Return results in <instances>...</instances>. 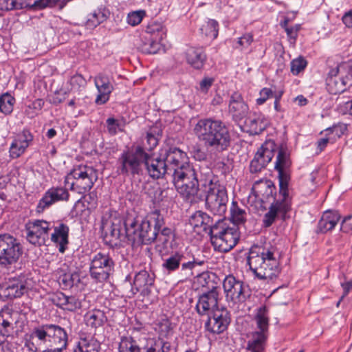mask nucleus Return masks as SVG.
<instances>
[{
    "label": "nucleus",
    "instance_id": "13",
    "mask_svg": "<svg viewBox=\"0 0 352 352\" xmlns=\"http://www.w3.org/2000/svg\"><path fill=\"white\" fill-rule=\"evenodd\" d=\"M279 196L281 199L274 200L269 210L264 215L263 223L265 228L270 227L278 217L285 220L287 218V213L291 210V197L289 194V189L285 188V195L280 192L279 188Z\"/></svg>",
    "mask_w": 352,
    "mask_h": 352
},
{
    "label": "nucleus",
    "instance_id": "42",
    "mask_svg": "<svg viewBox=\"0 0 352 352\" xmlns=\"http://www.w3.org/2000/svg\"><path fill=\"white\" fill-rule=\"evenodd\" d=\"M80 276L78 273H65L60 275L58 282L63 289L72 288L77 286L80 283Z\"/></svg>",
    "mask_w": 352,
    "mask_h": 352
},
{
    "label": "nucleus",
    "instance_id": "45",
    "mask_svg": "<svg viewBox=\"0 0 352 352\" xmlns=\"http://www.w3.org/2000/svg\"><path fill=\"white\" fill-rule=\"evenodd\" d=\"M200 30L203 34L206 35V36L214 40L218 36L219 23L214 19H209L201 26Z\"/></svg>",
    "mask_w": 352,
    "mask_h": 352
},
{
    "label": "nucleus",
    "instance_id": "15",
    "mask_svg": "<svg viewBox=\"0 0 352 352\" xmlns=\"http://www.w3.org/2000/svg\"><path fill=\"white\" fill-rule=\"evenodd\" d=\"M25 228L27 240L34 245H45L50 239V222L44 220H34L26 223Z\"/></svg>",
    "mask_w": 352,
    "mask_h": 352
},
{
    "label": "nucleus",
    "instance_id": "14",
    "mask_svg": "<svg viewBox=\"0 0 352 352\" xmlns=\"http://www.w3.org/2000/svg\"><path fill=\"white\" fill-rule=\"evenodd\" d=\"M223 287L228 302H243L249 296L248 286L233 275L230 274L225 277Z\"/></svg>",
    "mask_w": 352,
    "mask_h": 352
},
{
    "label": "nucleus",
    "instance_id": "31",
    "mask_svg": "<svg viewBox=\"0 0 352 352\" xmlns=\"http://www.w3.org/2000/svg\"><path fill=\"white\" fill-rule=\"evenodd\" d=\"M268 334L258 331H252L249 336L247 350L249 352H264Z\"/></svg>",
    "mask_w": 352,
    "mask_h": 352
},
{
    "label": "nucleus",
    "instance_id": "41",
    "mask_svg": "<svg viewBox=\"0 0 352 352\" xmlns=\"http://www.w3.org/2000/svg\"><path fill=\"white\" fill-rule=\"evenodd\" d=\"M346 80L344 78L329 77L327 79V87L331 94H341L346 89Z\"/></svg>",
    "mask_w": 352,
    "mask_h": 352
},
{
    "label": "nucleus",
    "instance_id": "3",
    "mask_svg": "<svg viewBox=\"0 0 352 352\" xmlns=\"http://www.w3.org/2000/svg\"><path fill=\"white\" fill-rule=\"evenodd\" d=\"M181 159L172 173L170 179L178 192L188 202L197 203L204 199V195L199 188L200 179L195 168L188 162L186 153L182 151Z\"/></svg>",
    "mask_w": 352,
    "mask_h": 352
},
{
    "label": "nucleus",
    "instance_id": "24",
    "mask_svg": "<svg viewBox=\"0 0 352 352\" xmlns=\"http://www.w3.org/2000/svg\"><path fill=\"white\" fill-rule=\"evenodd\" d=\"M94 84L98 90L95 102L98 105L105 104L114 89L109 77L104 74H99L94 78Z\"/></svg>",
    "mask_w": 352,
    "mask_h": 352
},
{
    "label": "nucleus",
    "instance_id": "48",
    "mask_svg": "<svg viewBox=\"0 0 352 352\" xmlns=\"http://www.w3.org/2000/svg\"><path fill=\"white\" fill-rule=\"evenodd\" d=\"M14 98L9 94H3L0 97V110L5 114L10 113L13 110Z\"/></svg>",
    "mask_w": 352,
    "mask_h": 352
},
{
    "label": "nucleus",
    "instance_id": "36",
    "mask_svg": "<svg viewBox=\"0 0 352 352\" xmlns=\"http://www.w3.org/2000/svg\"><path fill=\"white\" fill-rule=\"evenodd\" d=\"M254 320L256 325V331L268 334L270 318L269 309L266 305H263L256 309Z\"/></svg>",
    "mask_w": 352,
    "mask_h": 352
},
{
    "label": "nucleus",
    "instance_id": "38",
    "mask_svg": "<svg viewBox=\"0 0 352 352\" xmlns=\"http://www.w3.org/2000/svg\"><path fill=\"white\" fill-rule=\"evenodd\" d=\"M86 324L92 328L102 327L107 321V317L103 311L95 309L88 311L85 316Z\"/></svg>",
    "mask_w": 352,
    "mask_h": 352
},
{
    "label": "nucleus",
    "instance_id": "6",
    "mask_svg": "<svg viewBox=\"0 0 352 352\" xmlns=\"http://www.w3.org/2000/svg\"><path fill=\"white\" fill-rule=\"evenodd\" d=\"M206 205L214 215L223 216L227 210L228 197L224 186L221 185L210 170L201 179Z\"/></svg>",
    "mask_w": 352,
    "mask_h": 352
},
{
    "label": "nucleus",
    "instance_id": "20",
    "mask_svg": "<svg viewBox=\"0 0 352 352\" xmlns=\"http://www.w3.org/2000/svg\"><path fill=\"white\" fill-rule=\"evenodd\" d=\"M230 323V314L226 309H217L212 312L205 323L206 330L213 334L225 331Z\"/></svg>",
    "mask_w": 352,
    "mask_h": 352
},
{
    "label": "nucleus",
    "instance_id": "63",
    "mask_svg": "<svg viewBox=\"0 0 352 352\" xmlns=\"http://www.w3.org/2000/svg\"><path fill=\"white\" fill-rule=\"evenodd\" d=\"M195 261H186L185 259L181 263V271L185 275L191 276L192 270L195 268Z\"/></svg>",
    "mask_w": 352,
    "mask_h": 352
},
{
    "label": "nucleus",
    "instance_id": "60",
    "mask_svg": "<svg viewBox=\"0 0 352 352\" xmlns=\"http://www.w3.org/2000/svg\"><path fill=\"white\" fill-rule=\"evenodd\" d=\"M60 0H36L32 6L43 9L46 7H54L58 5Z\"/></svg>",
    "mask_w": 352,
    "mask_h": 352
},
{
    "label": "nucleus",
    "instance_id": "62",
    "mask_svg": "<svg viewBox=\"0 0 352 352\" xmlns=\"http://www.w3.org/2000/svg\"><path fill=\"white\" fill-rule=\"evenodd\" d=\"M214 82V78L211 77H204L199 82V90L204 94H206Z\"/></svg>",
    "mask_w": 352,
    "mask_h": 352
},
{
    "label": "nucleus",
    "instance_id": "16",
    "mask_svg": "<svg viewBox=\"0 0 352 352\" xmlns=\"http://www.w3.org/2000/svg\"><path fill=\"white\" fill-rule=\"evenodd\" d=\"M292 161L290 153L286 145L281 144L278 149V154L275 162V169L278 173V182L280 192L285 195V188H288L290 175L287 170L290 167Z\"/></svg>",
    "mask_w": 352,
    "mask_h": 352
},
{
    "label": "nucleus",
    "instance_id": "58",
    "mask_svg": "<svg viewBox=\"0 0 352 352\" xmlns=\"http://www.w3.org/2000/svg\"><path fill=\"white\" fill-rule=\"evenodd\" d=\"M260 97L256 99V104L261 105L266 102V100L273 97L274 94L271 89L265 87L262 89L259 93Z\"/></svg>",
    "mask_w": 352,
    "mask_h": 352
},
{
    "label": "nucleus",
    "instance_id": "34",
    "mask_svg": "<svg viewBox=\"0 0 352 352\" xmlns=\"http://www.w3.org/2000/svg\"><path fill=\"white\" fill-rule=\"evenodd\" d=\"M197 281L203 291L221 290L219 279L214 273L204 272L197 276Z\"/></svg>",
    "mask_w": 352,
    "mask_h": 352
},
{
    "label": "nucleus",
    "instance_id": "2",
    "mask_svg": "<svg viewBox=\"0 0 352 352\" xmlns=\"http://www.w3.org/2000/svg\"><path fill=\"white\" fill-rule=\"evenodd\" d=\"M193 132L198 140L214 154L227 151L230 146L231 135L229 129L221 120L201 119L195 125Z\"/></svg>",
    "mask_w": 352,
    "mask_h": 352
},
{
    "label": "nucleus",
    "instance_id": "53",
    "mask_svg": "<svg viewBox=\"0 0 352 352\" xmlns=\"http://www.w3.org/2000/svg\"><path fill=\"white\" fill-rule=\"evenodd\" d=\"M144 16V10L132 12L127 16V23L132 26H135L141 23Z\"/></svg>",
    "mask_w": 352,
    "mask_h": 352
},
{
    "label": "nucleus",
    "instance_id": "18",
    "mask_svg": "<svg viewBox=\"0 0 352 352\" xmlns=\"http://www.w3.org/2000/svg\"><path fill=\"white\" fill-rule=\"evenodd\" d=\"M154 281V274H150L146 270H140L135 274L133 285L126 296L131 298L140 292L141 295L148 296L151 294V287L153 285Z\"/></svg>",
    "mask_w": 352,
    "mask_h": 352
},
{
    "label": "nucleus",
    "instance_id": "39",
    "mask_svg": "<svg viewBox=\"0 0 352 352\" xmlns=\"http://www.w3.org/2000/svg\"><path fill=\"white\" fill-rule=\"evenodd\" d=\"M184 259L185 256L182 252H175L164 260L162 267L168 273H171L179 268L181 263Z\"/></svg>",
    "mask_w": 352,
    "mask_h": 352
},
{
    "label": "nucleus",
    "instance_id": "30",
    "mask_svg": "<svg viewBox=\"0 0 352 352\" xmlns=\"http://www.w3.org/2000/svg\"><path fill=\"white\" fill-rule=\"evenodd\" d=\"M172 346L169 341L161 337L145 338L142 350L145 352H170Z\"/></svg>",
    "mask_w": 352,
    "mask_h": 352
},
{
    "label": "nucleus",
    "instance_id": "27",
    "mask_svg": "<svg viewBox=\"0 0 352 352\" xmlns=\"http://www.w3.org/2000/svg\"><path fill=\"white\" fill-rule=\"evenodd\" d=\"M184 55L188 64L195 69H202L207 59L202 47L190 46L186 50Z\"/></svg>",
    "mask_w": 352,
    "mask_h": 352
},
{
    "label": "nucleus",
    "instance_id": "46",
    "mask_svg": "<svg viewBox=\"0 0 352 352\" xmlns=\"http://www.w3.org/2000/svg\"><path fill=\"white\" fill-rule=\"evenodd\" d=\"M146 41L140 46L141 51L145 54H155L160 48L162 41L152 37H145Z\"/></svg>",
    "mask_w": 352,
    "mask_h": 352
},
{
    "label": "nucleus",
    "instance_id": "21",
    "mask_svg": "<svg viewBox=\"0 0 352 352\" xmlns=\"http://www.w3.org/2000/svg\"><path fill=\"white\" fill-rule=\"evenodd\" d=\"M122 224L119 219H114L110 216H103L101 219L100 230L106 243L116 245V241L121 236Z\"/></svg>",
    "mask_w": 352,
    "mask_h": 352
},
{
    "label": "nucleus",
    "instance_id": "52",
    "mask_svg": "<svg viewBox=\"0 0 352 352\" xmlns=\"http://www.w3.org/2000/svg\"><path fill=\"white\" fill-rule=\"evenodd\" d=\"M307 64V60L302 56L294 59L291 62V72L294 75H298L305 69Z\"/></svg>",
    "mask_w": 352,
    "mask_h": 352
},
{
    "label": "nucleus",
    "instance_id": "61",
    "mask_svg": "<svg viewBox=\"0 0 352 352\" xmlns=\"http://www.w3.org/2000/svg\"><path fill=\"white\" fill-rule=\"evenodd\" d=\"M287 23L288 21L285 20L283 23L281 24V26L285 28V30L289 38L296 40L298 35V31L299 30V25L287 27Z\"/></svg>",
    "mask_w": 352,
    "mask_h": 352
},
{
    "label": "nucleus",
    "instance_id": "51",
    "mask_svg": "<svg viewBox=\"0 0 352 352\" xmlns=\"http://www.w3.org/2000/svg\"><path fill=\"white\" fill-rule=\"evenodd\" d=\"M158 137L156 135L155 129L151 130L146 133V143H144V149L148 151H152L158 144Z\"/></svg>",
    "mask_w": 352,
    "mask_h": 352
},
{
    "label": "nucleus",
    "instance_id": "9",
    "mask_svg": "<svg viewBox=\"0 0 352 352\" xmlns=\"http://www.w3.org/2000/svg\"><path fill=\"white\" fill-rule=\"evenodd\" d=\"M71 183L70 190L76 191L79 194H84L90 190L98 179L97 170L92 166L79 165L74 167L65 177V183Z\"/></svg>",
    "mask_w": 352,
    "mask_h": 352
},
{
    "label": "nucleus",
    "instance_id": "11",
    "mask_svg": "<svg viewBox=\"0 0 352 352\" xmlns=\"http://www.w3.org/2000/svg\"><path fill=\"white\" fill-rule=\"evenodd\" d=\"M23 252L19 239L10 234H0V266L10 268L14 265Z\"/></svg>",
    "mask_w": 352,
    "mask_h": 352
},
{
    "label": "nucleus",
    "instance_id": "47",
    "mask_svg": "<svg viewBox=\"0 0 352 352\" xmlns=\"http://www.w3.org/2000/svg\"><path fill=\"white\" fill-rule=\"evenodd\" d=\"M231 219L236 225H240L245 223L246 220V212L244 210L238 207L236 202H232V206L230 208Z\"/></svg>",
    "mask_w": 352,
    "mask_h": 352
},
{
    "label": "nucleus",
    "instance_id": "32",
    "mask_svg": "<svg viewBox=\"0 0 352 352\" xmlns=\"http://www.w3.org/2000/svg\"><path fill=\"white\" fill-rule=\"evenodd\" d=\"M340 219L337 211L327 210L324 212L318 224L320 232L325 233L331 230L336 226Z\"/></svg>",
    "mask_w": 352,
    "mask_h": 352
},
{
    "label": "nucleus",
    "instance_id": "54",
    "mask_svg": "<svg viewBox=\"0 0 352 352\" xmlns=\"http://www.w3.org/2000/svg\"><path fill=\"white\" fill-rule=\"evenodd\" d=\"M19 316V315L17 311H13L10 309L3 310L0 314V318L6 321H10L14 325L17 324Z\"/></svg>",
    "mask_w": 352,
    "mask_h": 352
},
{
    "label": "nucleus",
    "instance_id": "7",
    "mask_svg": "<svg viewBox=\"0 0 352 352\" xmlns=\"http://www.w3.org/2000/svg\"><path fill=\"white\" fill-rule=\"evenodd\" d=\"M31 338L44 348H67L68 345L66 329L56 324L47 323L34 327Z\"/></svg>",
    "mask_w": 352,
    "mask_h": 352
},
{
    "label": "nucleus",
    "instance_id": "43",
    "mask_svg": "<svg viewBox=\"0 0 352 352\" xmlns=\"http://www.w3.org/2000/svg\"><path fill=\"white\" fill-rule=\"evenodd\" d=\"M276 149H278V147H277L274 141L270 140L265 141L256 153H260L262 157L265 159L267 162L270 163L274 156V153Z\"/></svg>",
    "mask_w": 352,
    "mask_h": 352
},
{
    "label": "nucleus",
    "instance_id": "64",
    "mask_svg": "<svg viewBox=\"0 0 352 352\" xmlns=\"http://www.w3.org/2000/svg\"><path fill=\"white\" fill-rule=\"evenodd\" d=\"M70 84L74 87H83L86 84V80L81 74L74 75L70 79Z\"/></svg>",
    "mask_w": 352,
    "mask_h": 352
},
{
    "label": "nucleus",
    "instance_id": "5",
    "mask_svg": "<svg viewBox=\"0 0 352 352\" xmlns=\"http://www.w3.org/2000/svg\"><path fill=\"white\" fill-rule=\"evenodd\" d=\"M182 151L177 147L162 150L158 155L146 152L144 165L148 175L158 179L170 178L172 173L181 159Z\"/></svg>",
    "mask_w": 352,
    "mask_h": 352
},
{
    "label": "nucleus",
    "instance_id": "26",
    "mask_svg": "<svg viewBox=\"0 0 352 352\" xmlns=\"http://www.w3.org/2000/svg\"><path fill=\"white\" fill-rule=\"evenodd\" d=\"M252 191L255 196L261 199V201H270L271 199L274 201L276 200L274 195L276 193V186L270 180L256 181L252 187Z\"/></svg>",
    "mask_w": 352,
    "mask_h": 352
},
{
    "label": "nucleus",
    "instance_id": "22",
    "mask_svg": "<svg viewBox=\"0 0 352 352\" xmlns=\"http://www.w3.org/2000/svg\"><path fill=\"white\" fill-rule=\"evenodd\" d=\"M69 192L67 190L63 187H52L48 189L44 194L43 197L39 200L36 212L38 213L43 212L45 208H49L53 204L69 199Z\"/></svg>",
    "mask_w": 352,
    "mask_h": 352
},
{
    "label": "nucleus",
    "instance_id": "40",
    "mask_svg": "<svg viewBox=\"0 0 352 352\" xmlns=\"http://www.w3.org/2000/svg\"><path fill=\"white\" fill-rule=\"evenodd\" d=\"M119 352H142V344L131 336H123L120 339Z\"/></svg>",
    "mask_w": 352,
    "mask_h": 352
},
{
    "label": "nucleus",
    "instance_id": "56",
    "mask_svg": "<svg viewBox=\"0 0 352 352\" xmlns=\"http://www.w3.org/2000/svg\"><path fill=\"white\" fill-rule=\"evenodd\" d=\"M16 325L12 324L10 321H6L0 318V333L3 336L8 337L14 331Z\"/></svg>",
    "mask_w": 352,
    "mask_h": 352
},
{
    "label": "nucleus",
    "instance_id": "59",
    "mask_svg": "<svg viewBox=\"0 0 352 352\" xmlns=\"http://www.w3.org/2000/svg\"><path fill=\"white\" fill-rule=\"evenodd\" d=\"M161 232L157 236V239L161 241L164 244H166L168 240L173 236V232L171 228L164 227L160 229Z\"/></svg>",
    "mask_w": 352,
    "mask_h": 352
},
{
    "label": "nucleus",
    "instance_id": "4",
    "mask_svg": "<svg viewBox=\"0 0 352 352\" xmlns=\"http://www.w3.org/2000/svg\"><path fill=\"white\" fill-rule=\"evenodd\" d=\"M276 248L273 245H253L249 251L248 264L260 280H273L279 273V262L276 258Z\"/></svg>",
    "mask_w": 352,
    "mask_h": 352
},
{
    "label": "nucleus",
    "instance_id": "19",
    "mask_svg": "<svg viewBox=\"0 0 352 352\" xmlns=\"http://www.w3.org/2000/svg\"><path fill=\"white\" fill-rule=\"evenodd\" d=\"M220 290L203 291L199 295L195 309L200 316L209 315L218 309Z\"/></svg>",
    "mask_w": 352,
    "mask_h": 352
},
{
    "label": "nucleus",
    "instance_id": "50",
    "mask_svg": "<svg viewBox=\"0 0 352 352\" xmlns=\"http://www.w3.org/2000/svg\"><path fill=\"white\" fill-rule=\"evenodd\" d=\"M65 301L63 309L69 311H74L82 307L80 300L74 296H66Z\"/></svg>",
    "mask_w": 352,
    "mask_h": 352
},
{
    "label": "nucleus",
    "instance_id": "49",
    "mask_svg": "<svg viewBox=\"0 0 352 352\" xmlns=\"http://www.w3.org/2000/svg\"><path fill=\"white\" fill-rule=\"evenodd\" d=\"M269 163L263 159L260 153H256L254 157L250 162V170L252 173H256L261 171Z\"/></svg>",
    "mask_w": 352,
    "mask_h": 352
},
{
    "label": "nucleus",
    "instance_id": "35",
    "mask_svg": "<svg viewBox=\"0 0 352 352\" xmlns=\"http://www.w3.org/2000/svg\"><path fill=\"white\" fill-rule=\"evenodd\" d=\"M109 16V12L104 7L101 6L94 10L87 15L85 26L88 29H93L105 21Z\"/></svg>",
    "mask_w": 352,
    "mask_h": 352
},
{
    "label": "nucleus",
    "instance_id": "44",
    "mask_svg": "<svg viewBox=\"0 0 352 352\" xmlns=\"http://www.w3.org/2000/svg\"><path fill=\"white\" fill-rule=\"evenodd\" d=\"M146 33L149 35V37L159 41H162L166 36V31L163 25L157 21L151 22L147 25Z\"/></svg>",
    "mask_w": 352,
    "mask_h": 352
},
{
    "label": "nucleus",
    "instance_id": "29",
    "mask_svg": "<svg viewBox=\"0 0 352 352\" xmlns=\"http://www.w3.org/2000/svg\"><path fill=\"white\" fill-rule=\"evenodd\" d=\"M189 223L194 229L200 228L210 234V230L214 226V219L201 210L195 212L190 218Z\"/></svg>",
    "mask_w": 352,
    "mask_h": 352
},
{
    "label": "nucleus",
    "instance_id": "10",
    "mask_svg": "<svg viewBox=\"0 0 352 352\" xmlns=\"http://www.w3.org/2000/svg\"><path fill=\"white\" fill-rule=\"evenodd\" d=\"M146 151L141 146L124 151L118 158V173L122 175H139L146 159Z\"/></svg>",
    "mask_w": 352,
    "mask_h": 352
},
{
    "label": "nucleus",
    "instance_id": "1",
    "mask_svg": "<svg viewBox=\"0 0 352 352\" xmlns=\"http://www.w3.org/2000/svg\"><path fill=\"white\" fill-rule=\"evenodd\" d=\"M164 225V217L158 210L152 211L144 219L127 218L123 222L126 237L133 248L155 241Z\"/></svg>",
    "mask_w": 352,
    "mask_h": 352
},
{
    "label": "nucleus",
    "instance_id": "17",
    "mask_svg": "<svg viewBox=\"0 0 352 352\" xmlns=\"http://www.w3.org/2000/svg\"><path fill=\"white\" fill-rule=\"evenodd\" d=\"M28 291L26 280L23 277H14L0 285V298L3 300H12L21 298Z\"/></svg>",
    "mask_w": 352,
    "mask_h": 352
},
{
    "label": "nucleus",
    "instance_id": "57",
    "mask_svg": "<svg viewBox=\"0 0 352 352\" xmlns=\"http://www.w3.org/2000/svg\"><path fill=\"white\" fill-rule=\"evenodd\" d=\"M65 296L66 295L63 292H56L51 295L50 300L54 305L63 309V307L65 302Z\"/></svg>",
    "mask_w": 352,
    "mask_h": 352
},
{
    "label": "nucleus",
    "instance_id": "12",
    "mask_svg": "<svg viewBox=\"0 0 352 352\" xmlns=\"http://www.w3.org/2000/svg\"><path fill=\"white\" fill-rule=\"evenodd\" d=\"M114 261L109 254L98 252L91 261L89 273L92 279L98 283L107 281L113 272Z\"/></svg>",
    "mask_w": 352,
    "mask_h": 352
},
{
    "label": "nucleus",
    "instance_id": "37",
    "mask_svg": "<svg viewBox=\"0 0 352 352\" xmlns=\"http://www.w3.org/2000/svg\"><path fill=\"white\" fill-rule=\"evenodd\" d=\"M245 125L250 133L257 135L265 130L267 122L261 114L254 113L245 119Z\"/></svg>",
    "mask_w": 352,
    "mask_h": 352
},
{
    "label": "nucleus",
    "instance_id": "8",
    "mask_svg": "<svg viewBox=\"0 0 352 352\" xmlns=\"http://www.w3.org/2000/svg\"><path fill=\"white\" fill-rule=\"evenodd\" d=\"M210 236L214 250L221 252H229L239 239L237 228L228 226L226 220L221 218L214 221V226L210 230Z\"/></svg>",
    "mask_w": 352,
    "mask_h": 352
},
{
    "label": "nucleus",
    "instance_id": "55",
    "mask_svg": "<svg viewBox=\"0 0 352 352\" xmlns=\"http://www.w3.org/2000/svg\"><path fill=\"white\" fill-rule=\"evenodd\" d=\"M172 332L171 324L168 320H162L159 323V336L167 340V337Z\"/></svg>",
    "mask_w": 352,
    "mask_h": 352
},
{
    "label": "nucleus",
    "instance_id": "25",
    "mask_svg": "<svg viewBox=\"0 0 352 352\" xmlns=\"http://www.w3.org/2000/svg\"><path fill=\"white\" fill-rule=\"evenodd\" d=\"M33 140V135L29 130L24 129L21 133H18L14 138L10 147V156L12 159L19 157L30 142Z\"/></svg>",
    "mask_w": 352,
    "mask_h": 352
},
{
    "label": "nucleus",
    "instance_id": "33",
    "mask_svg": "<svg viewBox=\"0 0 352 352\" xmlns=\"http://www.w3.org/2000/svg\"><path fill=\"white\" fill-rule=\"evenodd\" d=\"M69 227L60 223L54 227V232L51 234V241L59 245V251L63 253L65 250V246L68 244Z\"/></svg>",
    "mask_w": 352,
    "mask_h": 352
},
{
    "label": "nucleus",
    "instance_id": "28",
    "mask_svg": "<svg viewBox=\"0 0 352 352\" xmlns=\"http://www.w3.org/2000/svg\"><path fill=\"white\" fill-rule=\"evenodd\" d=\"M100 342L93 336L80 333L74 352H100Z\"/></svg>",
    "mask_w": 352,
    "mask_h": 352
},
{
    "label": "nucleus",
    "instance_id": "23",
    "mask_svg": "<svg viewBox=\"0 0 352 352\" xmlns=\"http://www.w3.org/2000/svg\"><path fill=\"white\" fill-rule=\"evenodd\" d=\"M228 108L229 113L235 122H240L249 113V107L239 92H234L231 95Z\"/></svg>",
    "mask_w": 352,
    "mask_h": 352
}]
</instances>
